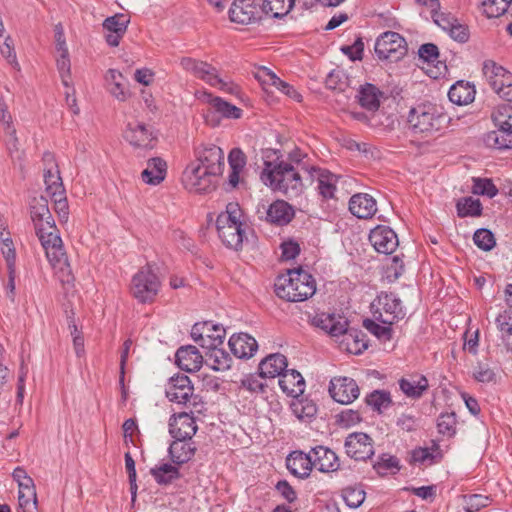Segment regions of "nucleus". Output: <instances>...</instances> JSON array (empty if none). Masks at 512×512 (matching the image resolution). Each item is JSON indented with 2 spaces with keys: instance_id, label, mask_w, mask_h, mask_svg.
<instances>
[{
  "instance_id": "f257e3e1",
  "label": "nucleus",
  "mask_w": 512,
  "mask_h": 512,
  "mask_svg": "<svg viewBox=\"0 0 512 512\" xmlns=\"http://www.w3.org/2000/svg\"><path fill=\"white\" fill-rule=\"evenodd\" d=\"M264 164L265 168L261 173L264 184L290 199L300 197L306 187L305 183L313 182V180L305 179L306 175L302 172L304 168L301 164L290 166L286 161H280L274 165L265 161Z\"/></svg>"
},
{
  "instance_id": "f03ea898",
  "label": "nucleus",
  "mask_w": 512,
  "mask_h": 512,
  "mask_svg": "<svg viewBox=\"0 0 512 512\" xmlns=\"http://www.w3.org/2000/svg\"><path fill=\"white\" fill-rule=\"evenodd\" d=\"M274 288L279 298L289 302H302L315 294L316 282L311 274L299 268L278 276Z\"/></svg>"
},
{
  "instance_id": "7ed1b4c3",
  "label": "nucleus",
  "mask_w": 512,
  "mask_h": 512,
  "mask_svg": "<svg viewBox=\"0 0 512 512\" xmlns=\"http://www.w3.org/2000/svg\"><path fill=\"white\" fill-rule=\"evenodd\" d=\"M242 216L243 213L239 204L230 202L226 206V211L220 213L216 220L219 238L227 247L234 250H239L243 243Z\"/></svg>"
},
{
  "instance_id": "20e7f679",
  "label": "nucleus",
  "mask_w": 512,
  "mask_h": 512,
  "mask_svg": "<svg viewBox=\"0 0 512 512\" xmlns=\"http://www.w3.org/2000/svg\"><path fill=\"white\" fill-rule=\"evenodd\" d=\"M447 119L442 108L432 103L420 104L412 108L408 115V122L415 133L431 134L439 131Z\"/></svg>"
},
{
  "instance_id": "39448f33",
  "label": "nucleus",
  "mask_w": 512,
  "mask_h": 512,
  "mask_svg": "<svg viewBox=\"0 0 512 512\" xmlns=\"http://www.w3.org/2000/svg\"><path fill=\"white\" fill-rule=\"evenodd\" d=\"M35 231L50 264L54 268L58 267L61 270H64V267H66L70 274L69 264L64 251L62 239L55 223L49 225L45 224L43 227H39Z\"/></svg>"
},
{
  "instance_id": "423d86ee",
  "label": "nucleus",
  "mask_w": 512,
  "mask_h": 512,
  "mask_svg": "<svg viewBox=\"0 0 512 512\" xmlns=\"http://www.w3.org/2000/svg\"><path fill=\"white\" fill-rule=\"evenodd\" d=\"M166 397L171 402L191 408L190 414L201 412L203 404L199 396L194 394V388L187 375L181 374L170 378L166 388Z\"/></svg>"
},
{
  "instance_id": "0eeeda50",
  "label": "nucleus",
  "mask_w": 512,
  "mask_h": 512,
  "mask_svg": "<svg viewBox=\"0 0 512 512\" xmlns=\"http://www.w3.org/2000/svg\"><path fill=\"white\" fill-rule=\"evenodd\" d=\"M160 281L150 265L142 267L132 278L131 293L140 303L154 301Z\"/></svg>"
},
{
  "instance_id": "6e6552de",
  "label": "nucleus",
  "mask_w": 512,
  "mask_h": 512,
  "mask_svg": "<svg viewBox=\"0 0 512 512\" xmlns=\"http://www.w3.org/2000/svg\"><path fill=\"white\" fill-rule=\"evenodd\" d=\"M407 50L405 38L394 31L382 33L375 43V53L380 60L397 62L406 55Z\"/></svg>"
},
{
  "instance_id": "1a4fd4ad",
  "label": "nucleus",
  "mask_w": 512,
  "mask_h": 512,
  "mask_svg": "<svg viewBox=\"0 0 512 512\" xmlns=\"http://www.w3.org/2000/svg\"><path fill=\"white\" fill-rule=\"evenodd\" d=\"M374 307V317L385 325H392L406 314L401 300L392 292H381L372 303V308Z\"/></svg>"
},
{
  "instance_id": "9d476101",
  "label": "nucleus",
  "mask_w": 512,
  "mask_h": 512,
  "mask_svg": "<svg viewBox=\"0 0 512 512\" xmlns=\"http://www.w3.org/2000/svg\"><path fill=\"white\" fill-rule=\"evenodd\" d=\"M484 74L489 85L499 97L512 101V73L493 61L485 62Z\"/></svg>"
},
{
  "instance_id": "9b49d317",
  "label": "nucleus",
  "mask_w": 512,
  "mask_h": 512,
  "mask_svg": "<svg viewBox=\"0 0 512 512\" xmlns=\"http://www.w3.org/2000/svg\"><path fill=\"white\" fill-rule=\"evenodd\" d=\"M216 174H210L203 167L191 163L186 167L182 175V182L187 190L194 193H208L215 189Z\"/></svg>"
},
{
  "instance_id": "f8f14e48",
  "label": "nucleus",
  "mask_w": 512,
  "mask_h": 512,
  "mask_svg": "<svg viewBox=\"0 0 512 512\" xmlns=\"http://www.w3.org/2000/svg\"><path fill=\"white\" fill-rule=\"evenodd\" d=\"M123 137L131 146L140 149H153L157 142L154 129L141 122L128 123Z\"/></svg>"
},
{
  "instance_id": "ddd939ff",
  "label": "nucleus",
  "mask_w": 512,
  "mask_h": 512,
  "mask_svg": "<svg viewBox=\"0 0 512 512\" xmlns=\"http://www.w3.org/2000/svg\"><path fill=\"white\" fill-rule=\"evenodd\" d=\"M345 452L357 461H366L374 455V441L366 433L354 432L346 437Z\"/></svg>"
},
{
  "instance_id": "4468645a",
  "label": "nucleus",
  "mask_w": 512,
  "mask_h": 512,
  "mask_svg": "<svg viewBox=\"0 0 512 512\" xmlns=\"http://www.w3.org/2000/svg\"><path fill=\"white\" fill-rule=\"evenodd\" d=\"M196 157V166L205 168L210 174H222L225 162L224 152L220 147L213 144L201 145L196 149Z\"/></svg>"
},
{
  "instance_id": "2eb2a0df",
  "label": "nucleus",
  "mask_w": 512,
  "mask_h": 512,
  "mask_svg": "<svg viewBox=\"0 0 512 512\" xmlns=\"http://www.w3.org/2000/svg\"><path fill=\"white\" fill-rule=\"evenodd\" d=\"M329 393L340 404H350L359 397V387L350 377H334L330 381Z\"/></svg>"
},
{
  "instance_id": "dca6fc26",
  "label": "nucleus",
  "mask_w": 512,
  "mask_h": 512,
  "mask_svg": "<svg viewBox=\"0 0 512 512\" xmlns=\"http://www.w3.org/2000/svg\"><path fill=\"white\" fill-rule=\"evenodd\" d=\"M369 241L377 252L383 254L393 253L399 244L396 233L385 225H378L372 229Z\"/></svg>"
},
{
  "instance_id": "f3484780",
  "label": "nucleus",
  "mask_w": 512,
  "mask_h": 512,
  "mask_svg": "<svg viewBox=\"0 0 512 512\" xmlns=\"http://www.w3.org/2000/svg\"><path fill=\"white\" fill-rule=\"evenodd\" d=\"M232 22L248 25L260 19V10L254 0H235L229 9Z\"/></svg>"
},
{
  "instance_id": "a211bd4d",
  "label": "nucleus",
  "mask_w": 512,
  "mask_h": 512,
  "mask_svg": "<svg viewBox=\"0 0 512 512\" xmlns=\"http://www.w3.org/2000/svg\"><path fill=\"white\" fill-rule=\"evenodd\" d=\"M197 429L194 417L187 412L174 414L169 419V433L173 438L192 439Z\"/></svg>"
},
{
  "instance_id": "6ab92c4d",
  "label": "nucleus",
  "mask_w": 512,
  "mask_h": 512,
  "mask_svg": "<svg viewBox=\"0 0 512 512\" xmlns=\"http://www.w3.org/2000/svg\"><path fill=\"white\" fill-rule=\"evenodd\" d=\"M310 456L313 467L318 469L320 472H334L340 467L336 453L325 446H316L312 448Z\"/></svg>"
},
{
  "instance_id": "aec40b11",
  "label": "nucleus",
  "mask_w": 512,
  "mask_h": 512,
  "mask_svg": "<svg viewBox=\"0 0 512 512\" xmlns=\"http://www.w3.org/2000/svg\"><path fill=\"white\" fill-rule=\"evenodd\" d=\"M228 164L230 172L227 184L230 189H235L244 183L246 155L240 148H233L228 155Z\"/></svg>"
},
{
  "instance_id": "412c9836",
  "label": "nucleus",
  "mask_w": 512,
  "mask_h": 512,
  "mask_svg": "<svg viewBox=\"0 0 512 512\" xmlns=\"http://www.w3.org/2000/svg\"><path fill=\"white\" fill-rule=\"evenodd\" d=\"M228 345L233 355L240 359L252 357L258 349L255 338L246 333L232 335Z\"/></svg>"
},
{
  "instance_id": "4be33fe9",
  "label": "nucleus",
  "mask_w": 512,
  "mask_h": 512,
  "mask_svg": "<svg viewBox=\"0 0 512 512\" xmlns=\"http://www.w3.org/2000/svg\"><path fill=\"white\" fill-rule=\"evenodd\" d=\"M349 210L359 219H369L377 211L376 201L367 193H358L350 198Z\"/></svg>"
},
{
  "instance_id": "5701e85b",
  "label": "nucleus",
  "mask_w": 512,
  "mask_h": 512,
  "mask_svg": "<svg viewBox=\"0 0 512 512\" xmlns=\"http://www.w3.org/2000/svg\"><path fill=\"white\" fill-rule=\"evenodd\" d=\"M265 218L268 222L280 226L288 224L294 217V209L284 200H276L265 208Z\"/></svg>"
},
{
  "instance_id": "b1692460",
  "label": "nucleus",
  "mask_w": 512,
  "mask_h": 512,
  "mask_svg": "<svg viewBox=\"0 0 512 512\" xmlns=\"http://www.w3.org/2000/svg\"><path fill=\"white\" fill-rule=\"evenodd\" d=\"M175 356L177 365L187 372L199 370L203 363V356L193 345L180 347Z\"/></svg>"
},
{
  "instance_id": "393cba45",
  "label": "nucleus",
  "mask_w": 512,
  "mask_h": 512,
  "mask_svg": "<svg viewBox=\"0 0 512 512\" xmlns=\"http://www.w3.org/2000/svg\"><path fill=\"white\" fill-rule=\"evenodd\" d=\"M256 78L264 85H271L276 87L279 91L287 95L288 97L300 102L302 96L298 93L290 84L282 81L279 77L276 76L274 72H272L267 67H261L257 74Z\"/></svg>"
},
{
  "instance_id": "a878e982",
  "label": "nucleus",
  "mask_w": 512,
  "mask_h": 512,
  "mask_svg": "<svg viewBox=\"0 0 512 512\" xmlns=\"http://www.w3.org/2000/svg\"><path fill=\"white\" fill-rule=\"evenodd\" d=\"M314 179L317 180V190L324 200L336 198L339 177L328 170L316 168Z\"/></svg>"
},
{
  "instance_id": "bb28decb",
  "label": "nucleus",
  "mask_w": 512,
  "mask_h": 512,
  "mask_svg": "<svg viewBox=\"0 0 512 512\" xmlns=\"http://www.w3.org/2000/svg\"><path fill=\"white\" fill-rule=\"evenodd\" d=\"M106 87L118 101L124 102L130 97L125 77L116 69H109L105 74Z\"/></svg>"
},
{
  "instance_id": "cd10ccee",
  "label": "nucleus",
  "mask_w": 512,
  "mask_h": 512,
  "mask_svg": "<svg viewBox=\"0 0 512 512\" xmlns=\"http://www.w3.org/2000/svg\"><path fill=\"white\" fill-rule=\"evenodd\" d=\"M286 467L298 478L308 477L313 468L310 452L293 451L286 459Z\"/></svg>"
},
{
  "instance_id": "c85d7f7f",
  "label": "nucleus",
  "mask_w": 512,
  "mask_h": 512,
  "mask_svg": "<svg viewBox=\"0 0 512 512\" xmlns=\"http://www.w3.org/2000/svg\"><path fill=\"white\" fill-rule=\"evenodd\" d=\"M287 358L281 353L268 355L259 364L261 378L279 377L287 369Z\"/></svg>"
},
{
  "instance_id": "c756f323",
  "label": "nucleus",
  "mask_w": 512,
  "mask_h": 512,
  "mask_svg": "<svg viewBox=\"0 0 512 512\" xmlns=\"http://www.w3.org/2000/svg\"><path fill=\"white\" fill-rule=\"evenodd\" d=\"M279 386L288 396L297 397L304 392L305 381L302 375L294 369H286L279 376Z\"/></svg>"
},
{
  "instance_id": "7c9ffc66",
  "label": "nucleus",
  "mask_w": 512,
  "mask_h": 512,
  "mask_svg": "<svg viewBox=\"0 0 512 512\" xmlns=\"http://www.w3.org/2000/svg\"><path fill=\"white\" fill-rule=\"evenodd\" d=\"M196 446L192 439L174 438L169 446V454L175 464L187 463L195 455Z\"/></svg>"
},
{
  "instance_id": "2f4dec72",
  "label": "nucleus",
  "mask_w": 512,
  "mask_h": 512,
  "mask_svg": "<svg viewBox=\"0 0 512 512\" xmlns=\"http://www.w3.org/2000/svg\"><path fill=\"white\" fill-rule=\"evenodd\" d=\"M30 216L35 230L39 227H43L45 224L49 225L55 223L48 207V200L44 196H40L32 200L30 205Z\"/></svg>"
},
{
  "instance_id": "473e14b6",
  "label": "nucleus",
  "mask_w": 512,
  "mask_h": 512,
  "mask_svg": "<svg viewBox=\"0 0 512 512\" xmlns=\"http://www.w3.org/2000/svg\"><path fill=\"white\" fill-rule=\"evenodd\" d=\"M167 164L160 157H154L147 161V167L142 171L143 182L149 185L160 184L166 176Z\"/></svg>"
},
{
  "instance_id": "72a5a7b5",
  "label": "nucleus",
  "mask_w": 512,
  "mask_h": 512,
  "mask_svg": "<svg viewBox=\"0 0 512 512\" xmlns=\"http://www.w3.org/2000/svg\"><path fill=\"white\" fill-rule=\"evenodd\" d=\"M314 324L331 336L338 337L346 333L348 322L342 317L330 314H320L314 318Z\"/></svg>"
},
{
  "instance_id": "f704fd0d",
  "label": "nucleus",
  "mask_w": 512,
  "mask_h": 512,
  "mask_svg": "<svg viewBox=\"0 0 512 512\" xmlns=\"http://www.w3.org/2000/svg\"><path fill=\"white\" fill-rule=\"evenodd\" d=\"M474 85L464 80H459L451 86L448 92L449 100L457 105H467L475 98Z\"/></svg>"
},
{
  "instance_id": "c9c22d12",
  "label": "nucleus",
  "mask_w": 512,
  "mask_h": 512,
  "mask_svg": "<svg viewBox=\"0 0 512 512\" xmlns=\"http://www.w3.org/2000/svg\"><path fill=\"white\" fill-rule=\"evenodd\" d=\"M401 391L410 398L418 399L428 389L429 384L425 376H410L399 381Z\"/></svg>"
},
{
  "instance_id": "e433bc0d",
  "label": "nucleus",
  "mask_w": 512,
  "mask_h": 512,
  "mask_svg": "<svg viewBox=\"0 0 512 512\" xmlns=\"http://www.w3.org/2000/svg\"><path fill=\"white\" fill-rule=\"evenodd\" d=\"M397 125L398 119L393 113H387L378 109L370 112L369 126L380 132H391Z\"/></svg>"
},
{
  "instance_id": "4c0bfd02",
  "label": "nucleus",
  "mask_w": 512,
  "mask_h": 512,
  "mask_svg": "<svg viewBox=\"0 0 512 512\" xmlns=\"http://www.w3.org/2000/svg\"><path fill=\"white\" fill-rule=\"evenodd\" d=\"M209 98L210 109L207 114V119L209 118L210 114L213 113H218L225 118L238 119L241 117L242 110L235 105L224 101L219 97H212L210 94Z\"/></svg>"
},
{
  "instance_id": "58836bf2",
  "label": "nucleus",
  "mask_w": 512,
  "mask_h": 512,
  "mask_svg": "<svg viewBox=\"0 0 512 512\" xmlns=\"http://www.w3.org/2000/svg\"><path fill=\"white\" fill-rule=\"evenodd\" d=\"M150 473L155 481L161 485L170 484L180 477L178 467L169 463H163L151 468Z\"/></svg>"
},
{
  "instance_id": "ea45409f",
  "label": "nucleus",
  "mask_w": 512,
  "mask_h": 512,
  "mask_svg": "<svg viewBox=\"0 0 512 512\" xmlns=\"http://www.w3.org/2000/svg\"><path fill=\"white\" fill-rule=\"evenodd\" d=\"M380 95L381 92L374 85L366 84L359 91V104L370 112L377 110L380 105Z\"/></svg>"
},
{
  "instance_id": "a19ab883",
  "label": "nucleus",
  "mask_w": 512,
  "mask_h": 512,
  "mask_svg": "<svg viewBox=\"0 0 512 512\" xmlns=\"http://www.w3.org/2000/svg\"><path fill=\"white\" fill-rule=\"evenodd\" d=\"M295 4V0H263L261 10L274 18L286 16Z\"/></svg>"
},
{
  "instance_id": "79ce46f5",
  "label": "nucleus",
  "mask_w": 512,
  "mask_h": 512,
  "mask_svg": "<svg viewBox=\"0 0 512 512\" xmlns=\"http://www.w3.org/2000/svg\"><path fill=\"white\" fill-rule=\"evenodd\" d=\"M44 182L46 192L50 197L62 196L65 189L62 183L59 169L44 168Z\"/></svg>"
},
{
  "instance_id": "37998d69",
  "label": "nucleus",
  "mask_w": 512,
  "mask_h": 512,
  "mask_svg": "<svg viewBox=\"0 0 512 512\" xmlns=\"http://www.w3.org/2000/svg\"><path fill=\"white\" fill-rule=\"evenodd\" d=\"M206 363L215 371H226L231 367L232 358L222 348L212 349L206 353Z\"/></svg>"
},
{
  "instance_id": "c03bdc74",
  "label": "nucleus",
  "mask_w": 512,
  "mask_h": 512,
  "mask_svg": "<svg viewBox=\"0 0 512 512\" xmlns=\"http://www.w3.org/2000/svg\"><path fill=\"white\" fill-rule=\"evenodd\" d=\"M496 127L512 133V106L510 104L498 105L492 113Z\"/></svg>"
},
{
  "instance_id": "a18cd8bd",
  "label": "nucleus",
  "mask_w": 512,
  "mask_h": 512,
  "mask_svg": "<svg viewBox=\"0 0 512 512\" xmlns=\"http://www.w3.org/2000/svg\"><path fill=\"white\" fill-rule=\"evenodd\" d=\"M485 144L495 149H507L512 147V133L498 128L497 131H490L485 135Z\"/></svg>"
},
{
  "instance_id": "49530a36",
  "label": "nucleus",
  "mask_w": 512,
  "mask_h": 512,
  "mask_svg": "<svg viewBox=\"0 0 512 512\" xmlns=\"http://www.w3.org/2000/svg\"><path fill=\"white\" fill-rule=\"evenodd\" d=\"M457 215L460 218L478 217L482 214V204L479 199L473 197H464L458 200L456 204Z\"/></svg>"
},
{
  "instance_id": "de8ad7c7",
  "label": "nucleus",
  "mask_w": 512,
  "mask_h": 512,
  "mask_svg": "<svg viewBox=\"0 0 512 512\" xmlns=\"http://www.w3.org/2000/svg\"><path fill=\"white\" fill-rule=\"evenodd\" d=\"M367 405L371 406L373 410L382 413L383 410L391 406V395L385 390H375L371 392L365 399Z\"/></svg>"
},
{
  "instance_id": "09e8293b",
  "label": "nucleus",
  "mask_w": 512,
  "mask_h": 512,
  "mask_svg": "<svg viewBox=\"0 0 512 512\" xmlns=\"http://www.w3.org/2000/svg\"><path fill=\"white\" fill-rule=\"evenodd\" d=\"M289 161H286L290 166H296L301 164L303 166L302 172L306 175V180H314V171L316 168L314 165L309 163V158L306 154H303L300 150L296 149L289 154Z\"/></svg>"
},
{
  "instance_id": "8fccbe9b",
  "label": "nucleus",
  "mask_w": 512,
  "mask_h": 512,
  "mask_svg": "<svg viewBox=\"0 0 512 512\" xmlns=\"http://www.w3.org/2000/svg\"><path fill=\"white\" fill-rule=\"evenodd\" d=\"M456 414L455 412L441 413L437 419L438 432L447 437H453L456 434Z\"/></svg>"
},
{
  "instance_id": "3c124183",
  "label": "nucleus",
  "mask_w": 512,
  "mask_h": 512,
  "mask_svg": "<svg viewBox=\"0 0 512 512\" xmlns=\"http://www.w3.org/2000/svg\"><path fill=\"white\" fill-rule=\"evenodd\" d=\"M512 0H483V12L488 18H497L503 15L509 8Z\"/></svg>"
},
{
  "instance_id": "603ef678",
  "label": "nucleus",
  "mask_w": 512,
  "mask_h": 512,
  "mask_svg": "<svg viewBox=\"0 0 512 512\" xmlns=\"http://www.w3.org/2000/svg\"><path fill=\"white\" fill-rule=\"evenodd\" d=\"M195 77L205 81L213 87L224 89L226 86V83L219 78L216 69L206 62L203 63L202 67L199 69V73H197Z\"/></svg>"
},
{
  "instance_id": "864d4df0",
  "label": "nucleus",
  "mask_w": 512,
  "mask_h": 512,
  "mask_svg": "<svg viewBox=\"0 0 512 512\" xmlns=\"http://www.w3.org/2000/svg\"><path fill=\"white\" fill-rule=\"evenodd\" d=\"M212 330L215 332V336H210V332H207L203 340L199 342V345L202 348L208 350L207 352H211L212 349L220 348V346L223 344V340L225 337L224 328L218 325H214V327H212Z\"/></svg>"
},
{
  "instance_id": "5fc2aeb1",
  "label": "nucleus",
  "mask_w": 512,
  "mask_h": 512,
  "mask_svg": "<svg viewBox=\"0 0 512 512\" xmlns=\"http://www.w3.org/2000/svg\"><path fill=\"white\" fill-rule=\"evenodd\" d=\"M474 244L483 251H490L496 245L493 233L485 228L475 231L473 235Z\"/></svg>"
},
{
  "instance_id": "6e6d98bb",
  "label": "nucleus",
  "mask_w": 512,
  "mask_h": 512,
  "mask_svg": "<svg viewBox=\"0 0 512 512\" xmlns=\"http://www.w3.org/2000/svg\"><path fill=\"white\" fill-rule=\"evenodd\" d=\"M443 457L442 453H433L429 448H417L412 451V462L413 463H428L429 465L435 464L441 461Z\"/></svg>"
},
{
  "instance_id": "4d7b16f0",
  "label": "nucleus",
  "mask_w": 512,
  "mask_h": 512,
  "mask_svg": "<svg viewBox=\"0 0 512 512\" xmlns=\"http://www.w3.org/2000/svg\"><path fill=\"white\" fill-rule=\"evenodd\" d=\"M58 56L56 58V65L58 72L60 74L62 83L68 87L69 80L71 77V62L69 57V51L65 52H57Z\"/></svg>"
},
{
  "instance_id": "13d9d810",
  "label": "nucleus",
  "mask_w": 512,
  "mask_h": 512,
  "mask_svg": "<svg viewBox=\"0 0 512 512\" xmlns=\"http://www.w3.org/2000/svg\"><path fill=\"white\" fill-rule=\"evenodd\" d=\"M345 503L351 508H358L365 500V492L360 487H346L342 491Z\"/></svg>"
},
{
  "instance_id": "bf43d9fd",
  "label": "nucleus",
  "mask_w": 512,
  "mask_h": 512,
  "mask_svg": "<svg viewBox=\"0 0 512 512\" xmlns=\"http://www.w3.org/2000/svg\"><path fill=\"white\" fill-rule=\"evenodd\" d=\"M473 181L474 185L472 187V192L474 194L485 195L488 196L489 198H493L494 196L497 195L498 189L496 188L491 179L477 178L473 179Z\"/></svg>"
},
{
  "instance_id": "052dcab7",
  "label": "nucleus",
  "mask_w": 512,
  "mask_h": 512,
  "mask_svg": "<svg viewBox=\"0 0 512 512\" xmlns=\"http://www.w3.org/2000/svg\"><path fill=\"white\" fill-rule=\"evenodd\" d=\"M129 20L123 14H117L112 17L105 19L103 27L108 32L113 33H125Z\"/></svg>"
},
{
  "instance_id": "680f3d73",
  "label": "nucleus",
  "mask_w": 512,
  "mask_h": 512,
  "mask_svg": "<svg viewBox=\"0 0 512 512\" xmlns=\"http://www.w3.org/2000/svg\"><path fill=\"white\" fill-rule=\"evenodd\" d=\"M342 335L345 337L344 341L347 343L349 352L358 354L362 349L367 348V344L363 339L359 338V333L357 331H349L347 329L346 333H343ZM360 335L364 337V334L360 333Z\"/></svg>"
},
{
  "instance_id": "e2e57ef3",
  "label": "nucleus",
  "mask_w": 512,
  "mask_h": 512,
  "mask_svg": "<svg viewBox=\"0 0 512 512\" xmlns=\"http://www.w3.org/2000/svg\"><path fill=\"white\" fill-rule=\"evenodd\" d=\"M0 239H1L0 250L6 260L7 268H14L16 252H15V248L13 245V241L9 237H4V232L0 233Z\"/></svg>"
},
{
  "instance_id": "0e129e2a",
  "label": "nucleus",
  "mask_w": 512,
  "mask_h": 512,
  "mask_svg": "<svg viewBox=\"0 0 512 512\" xmlns=\"http://www.w3.org/2000/svg\"><path fill=\"white\" fill-rule=\"evenodd\" d=\"M260 376H256L253 374L246 375L242 380L240 384V388L252 393V394H258L263 393L266 388V384L263 383L260 379Z\"/></svg>"
},
{
  "instance_id": "69168bd1",
  "label": "nucleus",
  "mask_w": 512,
  "mask_h": 512,
  "mask_svg": "<svg viewBox=\"0 0 512 512\" xmlns=\"http://www.w3.org/2000/svg\"><path fill=\"white\" fill-rule=\"evenodd\" d=\"M399 460L397 457L383 454L379 457V460L374 464V469L379 474H386L390 470H399Z\"/></svg>"
},
{
  "instance_id": "338daca9",
  "label": "nucleus",
  "mask_w": 512,
  "mask_h": 512,
  "mask_svg": "<svg viewBox=\"0 0 512 512\" xmlns=\"http://www.w3.org/2000/svg\"><path fill=\"white\" fill-rule=\"evenodd\" d=\"M5 29L0 35V52L8 60L10 64L18 66L16 53L13 47V41L10 36H4Z\"/></svg>"
},
{
  "instance_id": "774afa93",
  "label": "nucleus",
  "mask_w": 512,
  "mask_h": 512,
  "mask_svg": "<svg viewBox=\"0 0 512 512\" xmlns=\"http://www.w3.org/2000/svg\"><path fill=\"white\" fill-rule=\"evenodd\" d=\"M363 326L372 334L377 336L378 338H383L386 340H390L392 337V329L390 325L382 326L376 323L373 320L365 319L363 322Z\"/></svg>"
}]
</instances>
